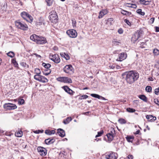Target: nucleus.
<instances>
[{"label":"nucleus","mask_w":159,"mask_h":159,"mask_svg":"<svg viewBox=\"0 0 159 159\" xmlns=\"http://www.w3.org/2000/svg\"><path fill=\"white\" fill-rule=\"evenodd\" d=\"M139 78V74L134 71H130L127 72L125 80L129 84L134 83Z\"/></svg>","instance_id":"f257e3e1"},{"label":"nucleus","mask_w":159,"mask_h":159,"mask_svg":"<svg viewBox=\"0 0 159 159\" xmlns=\"http://www.w3.org/2000/svg\"><path fill=\"white\" fill-rule=\"evenodd\" d=\"M108 133L106 135L107 137L108 141L110 142L113 139L114 137L115 136L116 133L114 128H111L108 131Z\"/></svg>","instance_id":"f03ea898"},{"label":"nucleus","mask_w":159,"mask_h":159,"mask_svg":"<svg viewBox=\"0 0 159 159\" xmlns=\"http://www.w3.org/2000/svg\"><path fill=\"white\" fill-rule=\"evenodd\" d=\"M15 24L16 26L19 29L23 30H27L28 29V27L26 24L19 20L16 21Z\"/></svg>","instance_id":"7ed1b4c3"},{"label":"nucleus","mask_w":159,"mask_h":159,"mask_svg":"<svg viewBox=\"0 0 159 159\" xmlns=\"http://www.w3.org/2000/svg\"><path fill=\"white\" fill-rule=\"evenodd\" d=\"M49 18L50 20L52 23H56L58 20V17L57 13L55 11H51L50 13Z\"/></svg>","instance_id":"20e7f679"},{"label":"nucleus","mask_w":159,"mask_h":159,"mask_svg":"<svg viewBox=\"0 0 159 159\" xmlns=\"http://www.w3.org/2000/svg\"><path fill=\"white\" fill-rule=\"evenodd\" d=\"M34 79L40 82L43 83H46L48 82V79L44 76L41 75L40 74L36 75L34 76Z\"/></svg>","instance_id":"39448f33"},{"label":"nucleus","mask_w":159,"mask_h":159,"mask_svg":"<svg viewBox=\"0 0 159 159\" xmlns=\"http://www.w3.org/2000/svg\"><path fill=\"white\" fill-rule=\"evenodd\" d=\"M57 80L58 81L65 83H70L72 82L71 79L67 77H59L57 78Z\"/></svg>","instance_id":"423d86ee"},{"label":"nucleus","mask_w":159,"mask_h":159,"mask_svg":"<svg viewBox=\"0 0 159 159\" xmlns=\"http://www.w3.org/2000/svg\"><path fill=\"white\" fill-rule=\"evenodd\" d=\"M4 108L7 110H13L17 108V106L15 104L7 103L5 104L3 106Z\"/></svg>","instance_id":"0eeeda50"},{"label":"nucleus","mask_w":159,"mask_h":159,"mask_svg":"<svg viewBox=\"0 0 159 159\" xmlns=\"http://www.w3.org/2000/svg\"><path fill=\"white\" fill-rule=\"evenodd\" d=\"M142 34V31L141 30L138 31L137 32L134 33L132 36L131 39L134 42L138 40L140 37V35Z\"/></svg>","instance_id":"6e6552de"},{"label":"nucleus","mask_w":159,"mask_h":159,"mask_svg":"<svg viewBox=\"0 0 159 159\" xmlns=\"http://www.w3.org/2000/svg\"><path fill=\"white\" fill-rule=\"evenodd\" d=\"M67 34L69 37L71 38H75L77 36V33L75 30H69L66 31Z\"/></svg>","instance_id":"1a4fd4ad"},{"label":"nucleus","mask_w":159,"mask_h":159,"mask_svg":"<svg viewBox=\"0 0 159 159\" xmlns=\"http://www.w3.org/2000/svg\"><path fill=\"white\" fill-rule=\"evenodd\" d=\"M64 71L67 73H73V68L71 65H68L66 66L64 68Z\"/></svg>","instance_id":"9d476101"},{"label":"nucleus","mask_w":159,"mask_h":159,"mask_svg":"<svg viewBox=\"0 0 159 159\" xmlns=\"http://www.w3.org/2000/svg\"><path fill=\"white\" fill-rule=\"evenodd\" d=\"M50 59L56 63H59L60 61V59L57 54H55L50 56Z\"/></svg>","instance_id":"9b49d317"},{"label":"nucleus","mask_w":159,"mask_h":159,"mask_svg":"<svg viewBox=\"0 0 159 159\" xmlns=\"http://www.w3.org/2000/svg\"><path fill=\"white\" fill-rule=\"evenodd\" d=\"M37 150L40 154L42 156H45L47 154V150L43 147H38Z\"/></svg>","instance_id":"f8f14e48"},{"label":"nucleus","mask_w":159,"mask_h":159,"mask_svg":"<svg viewBox=\"0 0 159 159\" xmlns=\"http://www.w3.org/2000/svg\"><path fill=\"white\" fill-rule=\"evenodd\" d=\"M117 158V154L113 152L110 153L106 156V158L107 159H116Z\"/></svg>","instance_id":"ddd939ff"},{"label":"nucleus","mask_w":159,"mask_h":159,"mask_svg":"<svg viewBox=\"0 0 159 159\" xmlns=\"http://www.w3.org/2000/svg\"><path fill=\"white\" fill-rule=\"evenodd\" d=\"M37 43L38 44H43L46 42V39L43 37L38 36Z\"/></svg>","instance_id":"4468645a"},{"label":"nucleus","mask_w":159,"mask_h":159,"mask_svg":"<svg viewBox=\"0 0 159 159\" xmlns=\"http://www.w3.org/2000/svg\"><path fill=\"white\" fill-rule=\"evenodd\" d=\"M127 55L126 53L122 52L119 55L118 58L116 60L117 61H122L125 60L127 57Z\"/></svg>","instance_id":"2eb2a0df"},{"label":"nucleus","mask_w":159,"mask_h":159,"mask_svg":"<svg viewBox=\"0 0 159 159\" xmlns=\"http://www.w3.org/2000/svg\"><path fill=\"white\" fill-rule=\"evenodd\" d=\"M36 25H40L43 24H44V20L43 17H40L36 21Z\"/></svg>","instance_id":"dca6fc26"},{"label":"nucleus","mask_w":159,"mask_h":159,"mask_svg":"<svg viewBox=\"0 0 159 159\" xmlns=\"http://www.w3.org/2000/svg\"><path fill=\"white\" fill-rule=\"evenodd\" d=\"M146 118L148 120V121L152 122L156 120V117L152 115H147L146 116Z\"/></svg>","instance_id":"f3484780"},{"label":"nucleus","mask_w":159,"mask_h":159,"mask_svg":"<svg viewBox=\"0 0 159 159\" xmlns=\"http://www.w3.org/2000/svg\"><path fill=\"white\" fill-rule=\"evenodd\" d=\"M57 133L61 137H64L65 135V131L61 129H57Z\"/></svg>","instance_id":"a211bd4d"},{"label":"nucleus","mask_w":159,"mask_h":159,"mask_svg":"<svg viewBox=\"0 0 159 159\" xmlns=\"http://www.w3.org/2000/svg\"><path fill=\"white\" fill-rule=\"evenodd\" d=\"M108 13V11L106 10H104L101 11L99 13L98 16L99 18H102L106 14Z\"/></svg>","instance_id":"6ab92c4d"},{"label":"nucleus","mask_w":159,"mask_h":159,"mask_svg":"<svg viewBox=\"0 0 159 159\" xmlns=\"http://www.w3.org/2000/svg\"><path fill=\"white\" fill-rule=\"evenodd\" d=\"M91 96L93 97H94L95 98H97L98 99H100L101 98L103 100H107V99H106L104 97H103L102 96H101L100 95H99L98 94H94V93H92L90 94Z\"/></svg>","instance_id":"aec40b11"},{"label":"nucleus","mask_w":159,"mask_h":159,"mask_svg":"<svg viewBox=\"0 0 159 159\" xmlns=\"http://www.w3.org/2000/svg\"><path fill=\"white\" fill-rule=\"evenodd\" d=\"M54 140L53 139H46L45 140V142L47 144H50L54 142Z\"/></svg>","instance_id":"412c9836"},{"label":"nucleus","mask_w":159,"mask_h":159,"mask_svg":"<svg viewBox=\"0 0 159 159\" xmlns=\"http://www.w3.org/2000/svg\"><path fill=\"white\" fill-rule=\"evenodd\" d=\"M38 36L35 34H33L30 36V39L31 40L36 42L37 41Z\"/></svg>","instance_id":"4be33fe9"},{"label":"nucleus","mask_w":159,"mask_h":159,"mask_svg":"<svg viewBox=\"0 0 159 159\" xmlns=\"http://www.w3.org/2000/svg\"><path fill=\"white\" fill-rule=\"evenodd\" d=\"M121 13L122 14L125 16H129L131 14V12H128L123 10H121Z\"/></svg>","instance_id":"5701e85b"},{"label":"nucleus","mask_w":159,"mask_h":159,"mask_svg":"<svg viewBox=\"0 0 159 159\" xmlns=\"http://www.w3.org/2000/svg\"><path fill=\"white\" fill-rule=\"evenodd\" d=\"M45 133L47 134L51 135L54 134L55 131L54 130H45Z\"/></svg>","instance_id":"b1692460"},{"label":"nucleus","mask_w":159,"mask_h":159,"mask_svg":"<svg viewBox=\"0 0 159 159\" xmlns=\"http://www.w3.org/2000/svg\"><path fill=\"white\" fill-rule=\"evenodd\" d=\"M72 120V119L71 117H68L66 119L64 120L63 121V123L64 124L66 125L68 124L70 121Z\"/></svg>","instance_id":"393cba45"},{"label":"nucleus","mask_w":159,"mask_h":159,"mask_svg":"<svg viewBox=\"0 0 159 159\" xmlns=\"http://www.w3.org/2000/svg\"><path fill=\"white\" fill-rule=\"evenodd\" d=\"M28 14L27 13L24 11L21 13V16L25 20L27 19Z\"/></svg>","instance_id":"a878e982"},{"label":"nucleus","mask_w":159,"mask_h":159,"mask_svg":"<svg viewBox=\"0 0 159 159\" xmlns=\"http://www.w3.org/2000/svg\"><path fill=\"white\" fill-rule=\"evenodd\" d=\"M23 135V132L21 131H18L17 132L15 133V135L17 137H20Z\"/></svg>","instance_id":"bb28decb"},{"label":"nucleus","mask_w":159,"mask_h":159,"mask_svg":"<svg viewBox=\"0 0 159 159\" xmlns=\"http://www.w3.org/2000/svg\"><path fill=\"white\" fill-rule=\"evenodd\" d=\"M126 139L127 140L128 142H132L134 139V137L133 136H127L126 137Z\"/></svg>","instance_id":"cd10ccee"},{"label":"nucleus","mask_w":159,"mask_h":159,"mask_svg":"<svg viewBox=\"0 0 159 159\" xmlns=\"http://www.w3.org/2000/svg\"><path fill=\"white\" fill-rule=\"evenodd\" d=\"M139 2L142 4L144 5H148L149 2L148 0H140Z\"/></svg>","instance_id":"c85d7f7f"},{"label":"nucleus","mask_w":159,"mask_h":159,"mask_svg":"<svg viewBox=\"0 0 159 159\" xmlns=\"http://www.w3.org/2000/svg\"><path fill=\"white\" fill-rule=\"evenodd\" d=\"M51 72V70L50 69H46L45 70L43 71V74L45 75H49Z\"/></svg>","instance_id":"c756f323"},{"label":"nucleus","mask_w":159,"mask_h":159,"mask_svg":"<svg viewBox=\"0 0 159 159\" xmlns=\"http://www.w3.org/2000/svg\"><path fill=\"white\" fill-rule=\"evenodd\" d=\"M139 98L141 100H143L144 102H147V99L146 96L143 95H140L139 97Z\"/></svg>","instance_id":"7c9ffc66"},{"label":"nucleus","mask_w":159,"mask_h":159,"mask_svg":"<svg viewBox=\"0 0 159 159\" xmlns=\"http://www.w3.org/2000/svg\"><path fill=\"white\" fill-rule=\"evenodd\" d=\"M42 65L45 68H46V69H48L51 66V65L50 64H46L44 63H43L42 64Z\"/></svg>","instance_id":"2f4dec72"},{"label":"nucleus","mask_w":159,"mask_h":159,"mask_svg":"<svg viewBox=\"0 0 159 159\" xmlns=\"http://www.w3.org/2000/svg\"><path fill=\"white\" fill-rule=\"evenodd\" d=\"M47 4L48 6H51L54 0H46Z\"/></svg>","instance_id":"473e14b6"},{"label":"nucleus","mask_w":159,"mask_h":159,"mask_svg":"<svg viewBox=\"0 0 159 159\" xmlns=\"http://www.w3.org/2000/svg\"><path fill=\"white\" fill-rule=\"evenodd\" d=\"M26 20L28 21L31 22L32 21L33 19L32 17L30 15L28 14L27 17V19Z\"/></svg>","instance_id":"72a5a7b5"},{"label":"nucleus","mask_w":159,"mask_h":159,"mask_svg":"<svg viewBox=\"0 0 159 159\" xmlns=\"http://www.w3.org/2000/svg\"><path fill=\"white\" fill-rule=\"evenodd\" d=\"M126 110L127 111L130 112L132 113L135 112V110L132 108H128L126 109Z\"/></svg>","instance_id":"f704fd0d"},{"label":"nucleus","mask_w":159,"mask_h":159,"mask_svg":"<svg viewBox=\"0 0 159 159\" xmlns=\"http://www.w3.org/2000/svg\"><path fill=\"white\" fill-rule=\"evenodd\" d=\"M137 12L142 15V16H144L145 14V13L143 12H142V10L141 9H139L137 10Z\"/></svg>","instance_id":"c9c22d12"},{"label":"nucleus","mask_w":159,"mask_h":159,"mask_svg":"<svg viewBox=\"0 0 159 159\" xmlns=\"http://www.w3.org/2000/svg\"><path fill=\"white\" fill-rule=\"evenodd\" d=\"M7 54L8 56L11 57H14L15 55L14 53L12 52H8L7 53Z\"/></svg>","instance_id":"e433bc0d"},{"label":"nucleus","mask_w":159,"mask_h":159,"mask_svg":"<svg viewBox=\"0 0 159 159\" xmlns=\"http://www.w3.org/2000/svg\"><path fill=\"white\" fill-rule=\"evenodd\" d=\"M119 122L121 124H125L126 122V121L124 119H120L118 120Z\"/></svg>","instance_id":"4c0bfd02"},{"label":"nucleus","mask_w":159,"mask_h":159,"mask_svg":"<svg viewBox=\"0 0 159 159\" xmlns=\"http://www.w3.org/2000/svg\"><path fill=\"white\" fill-rule=\"evenodd\" d=\"M152 87L150 86H147L145 88L146 91L148 92H150L152 91Z\"/></svg>","instance_id":"58836bf2"},{"label":"nucleus","mask_w":159,"mask_h":159,"mask_svg":"<svg viewBox=\"0 0 159 159\" xmlns=\"http://www.w3.org/2000/svg\"><path fill=\"white\" fill-rule=\"evenodd\" d=\"M35 73L36 74V75L40 74L41 73V71L38 68H36L34 70Z\"/></svg>","instance_id":"ea45409f"},{"label":"nucleus","mask_w":159,"mask_h":159,"mask_svg":"<svg viewBox=\"0 0 159 159\" xmlns=\"http://www.w3.org/2000/svg\"><path fill=\"white\" fill-rule=\"evenodd\" d=\"M153 52L155 55H157L159 54V50L157 49H154L153 50Z\"/></svg>","instance_id":"a19ab883"},{"label":"nucleus","mask_w":159,"mask_h":159,"mask_svg":"<svg viewBox=\"0 0 159 159\" xmlns=\"http://www.w3.org/2000/svg\"><path fill=\"white\" fill-rule=\"evenodd\" d=\"M103 133V131L102 130L99 132H98V134L95 137L97 138L98 137L101 136Z\"/></svg>","instance_id":"79ce46f5"},{"label":"nucleus","mask_w":159,"mask_h":159,"mask_svg":"<svg viewBox=\"0 0 159 159\" xmlns=\"http://www.w3.org/2000/svg\"><path fill=\"white\" fill-rule=\"evenodd\" d=\"M67 93L71 95H73L74 93H75V92L74 91H73L70 89H69L68 90Z\"/></svg>","instance_id":"37998d69"},{"label":"nucleus","mask_w":159,"mask_h":159,"mask_svg":"<svg viewBox=\"0 0 159 159\" xmlns=\"http://www.w3.org/2000/svg\"><path fill=\"white\" fill-rule=\"evenodd\" d=\"M24 103V100L23 99H19L18 101V103L20 105L23 104Z\"/></svg>","instance_id":"c03bdc74"},{"label":"nucleus","mask_w":159,"mask_h":159,"mask_svg":"<svg viewBox=\"0 0 159 159\" xmlns=\"http://www.w3.org/2000/svg\"><path fill=\"white\" fill-rule=\"evenodd\" d=\"M88 97V96L87 95H83L82 96H81L80 98H79V99H85L87 98Z\"/></svg>","instance_id":"a18cd8bd"},{"label":"nucleus","mask_w":159,"mask_h":159,"mask_svg":"<svg viewBox=\"0 0 159 159\" xmlns=\"http://www.w3.org/2000/svg\"><path fill=\"white\" fill-rule=\"evenodd\" d=\"M12 62L14 64L15 67H18V64L15 60L13 59L12 60Z\"/></svg>","instance_id":"49530a36"},{"label":"nucleus","mask_w":159,"mask_h":159,"mask_svg":"<svg viewBox=\"0 0 159 159\" xmlns=\"http://www.w3.org/2000/svg\"><path fill=\"white\" fill-rule=\"evenodd\" d=\"M71 21H72V25L73 27L76 26V22L74 19H72Z\"/></svg>","instance_id":"de8ad7c7"},{"label":"nucleus","mask_w":159,"mask_h":159,"mask_svg":"<svg viewBox=\"0 0 159 159\" xmlns=\"http://www.w3.org/2000/svg\"><path fill=\"white\" fill-rule=\"evenodd\" d=\"M64 90L66 92H67L68 90L69 89H70L67 86H63L62 87Z\"/></svg>","instance_id":"09e8293b"},{"label":"nucleus","mask_w":159,"mask_h":159,"mask_svg":"<svg viewBox=\"0 0 159 159\" xmlns=\"http://www.w3.org/2000/svg\"><path fill=\"white\" fill-rule=\"evenodd\" d=\"M154 93L156 95L159 94V87L155 89Z\"/></svg>","instance_id":"8fccbe9b"},{"label":"nucleus","mask_w":159,"mask_h":159,"mask_svg":"<svg viewBox=\"0 0 159 159\" xmlns=\"http://www.w3.org/2000/svg\"><path fill=\"white\" fill-rule=\"evenodd\" d=\"M43 130H35L34 131V133H35V134H39V133H43Z\"/></svg>","instance_id":"3c124183"},{"label":"nucleus","mask_w":159,"mask_h":159,"mask_svg":"<svg viewBox=\"0 0 159 159\" xmlns=\"http://www.w3.org/2000/svg\"><path fill=\"white\" fill-rule=\"evenodd\" d=\"M119 43H120L119 42H118L117 41V40L114 39L112 41V43L114 45H117Z\"/></svg>","instance_id":"603ef678"},{"label":"nucleus","mask_w":159,"mask_h":159,"mask_svg":"<svg viewBox=\"0 0 159 159\" xmlns=\"http://www.w3.org/2000/svg\"><path fill=\"white\" fill-rule=\"evenodd\" d=\"M154 21V18H151L149 20V22L151 24H152Z\"/></svg>","instance_id":"864d4df0"},{"label":"nucleus","mask_w":159,"mask_h":159,"mask_svg":"<svg viewBox=\"0 0 159 159\" xmlns=\"http://www.w3.org/2000/svg\"><path fill=\"white\" fill-rule=\"evenodd\" d=\"M154 102L157 104V105L159 106V100H158L157 99H155L154 100Z\"/></svg>","instance_id":"5fc2aeb1"},{"label":"nucleus","mask_w":159,"mask_h":159,"mask_svg":"<svg viewBox=\"0 0 159 159\" xmlns=\"http://www.w3.org/2000/svg\"><path fill=\"white\" fill-rule=\"evenodd\" d=\"M124 21L128 25H131V23L129 21V20H127V19H125V20H124Z\"/></svg>","instance_id":"6e6d98bb"},{"label":"nucleus","mask_w":159,"mask_h":159,"mask_svg":"<svg viewBox=\"0 0 159 159\" xmlns=\"http://www.w3.org/2000/svg\"><path fill=\"white\" fill-rule=\"evenodd\" d=\"M64 58H65L66 60H68L69 59L70 57L68 54H66V56H65Z\"/></svg>","instance_id":"4d7b16f0"},{"label":"nucleus","mask_w":159,"mask_h":159,"mask_svg":"<svg viewBox=\"0 0 159 159\" xmlns=\"http://www.w3.org/2000/svg\"><path fill=\"white\" fill-rule=\"evenodd\" d=\"M118 32L120 34H121L123 33V30L122 29H120L118 30Z\"/></svg>","instance_id":"13d9d810"},{"label":"nucleus","mask_w":159,"mask_h":159,"mask_svg":"<svg viewBox=\"0 0 159 159\" xmlns=\"http://www.w3.org/2000/svg\"><path fill=\"white\" fill-rule=\"evenodd\" d=\"M155 67L156 68H159V61L156 63Z\"/></svg>","instance_id":"bf43d9fd"},{"label":"nucleus","mask_w":159,"mask_h":159,"mask_svg":"<svg viewBox=\"0 0 159 159\" xmlns=\"http://www.w3.org/2000/svg\"><path fill=\"white\" fill-rule=\"evenodd\" d=\"M61 56L62 57H65V56H66V53H61L60 54Z\"/></svg>","instance_id":"052dcab7"},{"label":"nucleus","mask_w":159,"mask_h":159,"mask_svg":"<svg viewBox=\"0 0 159 159\" xmlns=\"http://www.w3.org/2000/svg\"><path fill=\"white\" fill-rule=\"evenodd\" d=\"M132 7H132L134 8H136L137 7V6L136 4H131Z\"/></svg>","instance_id":"680f3d73"},{"label":"nucleus","mask_w":159,"mask_h":159,"mask_svg":"<svg viewBox=\"0 0 159 159\" xmlns=\"http://www.w3.org/2000/svg\"><path fill=\"white\" fill-rule=\"evenodd\" d=\"M133 157L132 155H129L128 156V159H133Z\"/></svg>","instance_id":"e2e57ef3"},{"label":"nucleus","mask_w":159,"mask_h":159,"mask_svg":"<svg viewBox=\"0 0 159 159\" xmlns=\"http://www.w3.org/2000/svg\"><path fill=\"white\" fill-rule=\"evenodd\" d=\"M33 54L35 55L37 57H40V58L41 57V56L40 55H38L36 53H34Z\"/></svg>","instance_id":"0e129e2a"},{"label":"nucleus","mask_w":159,"mask_h":159,"mask_svg":"<svg viewBox=\"0 0 159 159\" xmlns=\"http://www.w3.org/2000/svg\"><path fill=\"white\" fill-rule=\"evenodd\" d=\"M157 70H156V73H157V75H159V68H157Z\"/></svg>","instance_id":"69168bd1"},{"label":"nucleus","mask_w":159,"mask_h":159,"mask_svg":"<svg viewBox=\"0 0 159 159\" xmlns=\"http://www.w3.org/2000/svg\"><path fill=\"white\" fill-rule=\"evenodd\" d=\"M156 32H159V27L156 26L155 27Z\"/></svg>","instance_id":"338daca9"},{"label":"nucleus","mask_w":159,"mask_h":159,"mask_svg":"<svg viewBox=\"0 0 159 159\" xmlns=\"http://www.w3.org/2000/svg\"><path fill=\"white\" fill-rule=\"evenodd\" d=\"M149 81H152L153 80V79L152 77H150L148 78Z\"/></svg>","instance_id":"774afa93"}]
</instances>
